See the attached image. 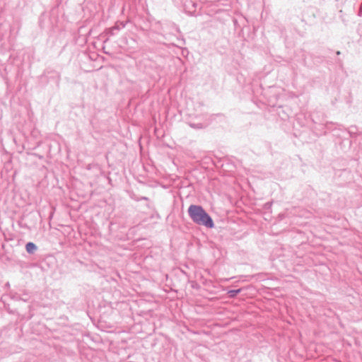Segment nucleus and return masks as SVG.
Returning a JSON list of instances; mask_svg holds the SVG:
<instances>
[{"label":"nucleus","instance_id":"1","mask_svg":"<svg viewBox=\"0 0 362 362\" xmlns=\"http://www.w3.org/2000/svg\"><path fill=\"white\" fill-rule=\"evenodd\" d=\"M187 212L194 223L204 226L208 228H213L214 227L213 219L202 206L191 204L188 208Z\"/></svg>","mask_w":362,"mask_h":362},{"label":"nucleus","instance_id":"2","mask_svg":"<svg viewBox=\"0 0 362 362\" xmlns=\"http://www.w3.org/2000/svg\"><path fill=\"white\" fill-rule=\"evenodd\" d=\"M127 23L123 21H117L115 25L106 30V34L109 36L115 35V31H118L126 26Z\"/></svg>","mask_w":362,"mask_h":362},{"label":"nucleus","instance_id":"3","mask_svg":"<svg viewBox=\"0 0 362 362\" xmlns=\"http://www.w3.org/2000/svg\"><path fill=\"white\" fill-rule=\"evenodd\" d=\"M25 250L28 253L33 254L37 250V247L35 243L29 242L25 245Z\"/></svg>","mask_w":362,"mask_h":362},{"label":"nucleus","instance_id":"4","mask_svg":"<svg viewBox=\"0 0 362 362\" xmlns=\"http://www.w3.org/2000/svg\"><path fill=\"white\" fill-rule=\"evenodd\" d=\"M189 125L192 128L196 129H202V128H204L205 127L202 123H192V122H189Z\"/></svg>","mask_w":362,"mask_h":362},{"label":"nucleus","instance_id":"5","mask_svg":"<svg viewBox=\"0 0 362 362\" xmlns=\"http://www.w3.org/2000/svg\"><path fill=\"white\" fill-rule=\"evenodd\" d=\"M241 289L230 290L228 293L230 298H234L238 293L240 292Z\"/></svg>","mask_w":362,"mask_h":362},{"label":"nucleus","instance_id":"6","mask_svg":"<svg viewBox=\"0 0 362 362\" xmlns=\"http://www.w3.org/2000/svg\"><path fill=\"white\" fill-rule=\"evenodd\" d=\"M147 199H148V198H147V197H141L140 198V200H147Z\"/></svg>","mask_w":362,"mask_h":362},{"label":"nucleus","instance_id":"7","mask_svg":"<svg viewBox=\"0 0 362 362\" xmlns=\"http://www.w3.org/2000/svg\"><path fill=\"white\" fill-rule=\"evenodd\" d=\"M337 54H340V52H339V51H337Z\"/></svg>","mask_w":362,"mask_h":362}]
</instances>
